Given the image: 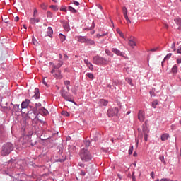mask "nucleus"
I'll list each match as a JSON object with an SVG mask.
<instances>
[{
    "mask_svg": "<svg viewBox=\"0 0 181 181\" xmlns=\"http://www.w3.org/2000/svg\"><path fill=\"white\" fill-rule=\"evenodd\" d=\"M124 15V18L126 19L127 18H128V13H124V14H123Z\"/></svg>",
    "mask_w": 181,
    "mask_h": 181,
    "instance_id": "e2e57ef3",
    "label": "nucleus"
},
{
    "mask_svg": "<svg viewBox=\"0 0 181 181\" xmlns=\"http://www.w3.org/2000/svg\"><path fill=\"white\" fill-rule=\"evenodd\" d=\"M125 19H126L127 23H131V20H129V18L127 17Z\"/></svg>",
    "mask_w": 181,
    "mask_h": 181,
    "instance_id": "13d9d810",
    "label": "nucleus"
},
{
    "mask_svg": "<svg viewBox=\"0 0 181 181\" xmlns=\"http://www.w3.org/2000/svg\"><path fill=\"white\" fill-rule=\"evenodd\" d=\"M158 47L153 48L151 49V52H156V50H158Z\"/></svg>",
    "mask_w": 181,
    "mask_h": 181,
    "instance_id": "4d7b16f0",
    "label": "nucleus"
},
{
    "mask_svg": "<svg viewBox=\"0 0 181 181\" xmlns=\"http://www.w3.org/2000/svg\"><path fill=\"white\" fill-rule=\"evenodd\" d=\"M177 22L180 23V25H181V18H177Z\"/></svg>",
    "mask_w": 181,
    "mask_h": 181,
    "instance_id": "774afa93",
    "label": "nucleus"
},
{
    "mask_svg": "<svg viewBox=\"0 0 181 181\" xmlns=\"http://www.w3.org/2000/svg\"><path fill=\"white\" fill-rule=\"evenodd\" d=\"M177 53L181 54V47L177 49Z\"/></svg>",
    "mask_w": 181,
    "mask_h": 181,
    "instance_id": "052dcab7",
    "label": "nucleus"
},
{
    "mask_svg": "<svg viewBox=\"0 0 181 181\" xmlns=\"http://www.w3.org/2000/svg\"><path fill=\"white\" fill-rule=\"evenodd\" d=\"M132 152H134V146H132L129 148V155H132Z\"/></svg>",
    "mask_w": 181,
    "mask_h": 181,
    "instance_id": "72a5a7b5",
    "label": "nucleus"
},
{
    "mask_svg": "<svg viewBox=\"0 0 181 181\" xmlns=\"http://www.w3.org/2000/svg\"><path fill=\"white\" fill-rule=\"evenodd\" d=\"M126 81H127V83H129V84H131L132 83V79L129 78H126Z\"/></svg>",
    "mask_w": 181,
    "mask_h": 181,
    "instance_id": "a18cd8bd",
    "label": "nucleus"
},
{
    "mask_svg": "<svg viewBox=\"0 0 181 181\" xmlns=\"http://www.w3.org/2000/svg\"><path fill=\"white\" fill-rule=\"evenodd\" d=\"M156 105H158V100H154L151 103V106H152L153 108H156Z\"/></svg>",
    "mask_w": 181,
    "mask_h": 181,
    "instance_id": "bb28decb",
    "label": "nucleus"
},
{
    "mask_svg": "<svg viewBox=\"0 0 181 181\" xmlns=\"http://www.w3.org/2000/svg\"><path fill=\"white\" fill-rule=\"evenodd\" d=\"M12 151H13V145H12L11 143H7L2 147L1 155L2 156H6V155H9Z\"/></svg>",
    "mask_w": 181,
    "mask_h": 181,
    "instance_id": "7ed1b4c3",
    "label": "nucleus"
},
{
    "mask_svg": "<svg viewBox=\"0 0 181 181\" xmlns=\"http://www.w3.org/2000/svg\"><path fill=\"white\" fill-rule=\"evenodd\" d=\"M129 45L131 46V47H134V46H136V42L134 41L133 40H129Z\"/></svg>",
    "mask_w": 181,
    "mask_h": 181,
    "instance_id": "4be33fe9",
    "label": "nucleus"
},
{
    "mask_svg": "<svg viewBox=\"0 0 181 181\" xmlns=\"http://www.w3.org/2000/svg\"><path fill=\"white\" fill-rule=\"evenodd\" d=\"M169 138V134H163L161 135L160 139L163 141H168V139Z\"/></svg>",
    "mask_w": 181,
    "mask_h": 181,
    "instance_id": "aec40b11",
    "label": "nucleus"
},
{
    "mask_svg": "<svg viewBox=\"0 0 181 181\" xmlns=\"http://www.w3.org/2000/svg\"><path fill=\"white\" fill-rule=\"evenodd\" d=\"M76 39L80 43H86L87 40V36H77Z\"/></svg>",
    "mask_w": 181,
    "mask_h": 181,
    "instance_id": "ddd939ff",
    "label": "nucleus"
},
{
    "mask_svg": "<svg viewBox=\"0 0 181 181\" xmlns=\"http://www.w3.org/2000/svg\"><path fill=\"white\" fill-rule=\"evenodd\" d=\"M68 11L72 12V13H77V10H76V8H73L72 6H68Z\"/></svg>",
    "mask_w": 181,
    "mask_h": 181,
    "instance_id": "393cba45",
    "label": "nucleus"
},
{
    "mask_svg": "<svg viewBox=\"0 0 181 181\" xmlns=\"http://www.w3.org/2000/svg\"><path fill=\"white\" fill-rule=\"evenodd\" d=\"M40 97V95L39 93H35L34 95V98H35V100H37Z\"/></svg>",
    "mask_w": 181,
    "mask_h": 181,
    "instance_id": "79ce46f5",
    "label": "nucleus"
},
{
    "mask_svg": "<svg viewBox=\"0 0 181 181\" xmlns=\"http://www.w3.org/2000/svg\"><path fill=\"white\" fill-rule=\"evenodd\" d=\"M78 166H80L81 168H84V164L83 163H79Z\"/></svg>",
    "mask_w": 181,
    "mask_h": 181,
    "instance_id": "bf43d9fd",
    "label": "nucleus"
},
{
    "mask_svg": "<svg viewBox=\"0 0 181 181\" xmlns=\"http://www.w3.org/2000/svg\"><path fill=\"white\" fill-rule=\"evenodd\" d=\"M19 21V17L18 16H16L14 18V22H18Z\"/></svg>",
    "mask_w": 181,
    "mask_h": 181,
    "instance_id": "6e6d98bb",
    "label": "nucleus"
},
{
    "mask_svg": "<svg viewBox=\"0 0 181 181\" xmlns=\"http://www.w3.org/2000/svg\"><path fill=\"white\" fill-rule=\"evenodd\" d=\"M151 176L152 179H155V173L151 172Z\"/></svg>",
    "mask_w": 181,
    "mask_h": 181,
    "instance_id": "8fccbe9b",
    "label": "nucleus"
},
{
    "mask_svg": "<svg viewBox=\"0 0 181 181\" xmlns=\"http://www.w3.org/2000/svg\"><path fill=\"white\" fill-rule=\"evenodd\" d=\"M84 63L85 64H86L87 67H88L89 69L94 70V66L93 65V64H91V62H88V60L85 59Z\"/></svg>",
    "mask_w": 181,
    "mask_h": 181,
    "instance_id": "4468645a",
    "label": "nucleus"
},
{
    "mask_svg": "<svg viewBox=\"0 0 181 181\" xmlns=\"http://www.w3.org/2000/svg\"><path fill=\"white\" fill-rule=\"evenodd\" d=\"M122 12H123V14L128 13V10L127 9V7L124 6L122 8Z\"/></svg>",
    "mask_w": 181,
    "mask_h": 181,
    "instance_id": "ea45409f",
    "label": "nucleus"
},
{
    "mask_svg": "<svg viewBox=\"0 0 181 181\" xmlns=\"http://www.w3.org/2000/svg\"><path fill=\"white\" fill-rule=\"evenodd\" d=\"M173 74H176L177 73V66L174 65L171 69Z\"/></svg>",
    "mask_w": 181,
    "mask_h": 181,
    "instance_id": "5701e85b",
    "label": "nucleus"
},
{
    "mask_svg": "<svg viewBox=\"0 0 181 181\" xmlns=\"http://www.w3.org/2000/svg\"><path fill=\"white\" fill-rule=\"evenodd\" d=\"M59 38L61 42H64V40H66V36L63 34H59Z\"/></svg>",
    "mask_w": 181,
    "mask_h": 181,
    "instance_id": "c85d7f7f",
    "label": "nucleus"
},
{
    "mask_svg": "<svg viewBox=\"0 0 181 181\" xmlns=\"http://www.w3.org/2000/svg\"><path fill=\"white\" fill-rule=\"evenodd\" d=\"M27 116L30 119H35L36 118V113H35V112H33V110H30V111H28Z\"/></svg>",
    "mask_w": 181,
    "mask_h": 181,
    "instance_id": "9b49d317",
    "label": "nucleus"
},
{
    "mask_svg": "<svg viewBox=\"0 0 181 181\" xmlns=\"http://www.w3.org/2000/svg\"><path fill=\"white\" fill-rule=\"evenodd\" d=\"M47 36H49V37H53V28H52V27H48L47 30Z\"/></svg>",
    "mask_w": 181,
    "mask_h": 181,
    "instance_id": "2eb2a0df",
    "label": "nucleus"
},
{
    "mask_svg": "<svg viewBox=\"0 0 181 181\" xmlns=\"http://www.w3.org/2000/svg\"><path fill=\"white\" fill-rule=\"evenodd\" d=\"M112 52L115 53V54H117V56H121L122 57H125V53L120 52L119 49H117V48H112Z\"/></svg>",
    "mask_w": 181,
    "mask_h": 181,
    "instance_id": "6e6552de",
    "label": "nucleus"
},
{
    "mask_svg": "<svg viewBox=\"0 0 181 181\" xmlns=\"http://www.w3.org/2000/svg\"><path fill=\"white\" fill-rule=\"evenodd\" d=\"M64 84L65 86H70V81H64Z\"/></svg>",
    "mask_w": 181,
    "mask_h": 181,
    "instance_id": "c03bdc74",
    "label": "nucleus"
},
{
    "mask_svg": "<svg viewBox=\"0 0 181 181\" xmlns=\"http://www.w3.org/2000/svg\"><path fill=\"white\" fill-rule=\"evenodd\" d=\"M177 63H178V64L181 63V58L177 59Z\"/></svg>",
    "mask_w": 181,
    "mask_h": 181,
    "instance_id": "0e129e2a",
    "label": "nucleus"
},
{
    "mask_svg": "<svg viewBox=\"0 0 181 181\" xmlns=\"http://www.w3.org/2000/svg\"><path fill=\"white\" fill-rule=\"evenodd\" d=\"M40 114H43L44 115H47L49 114V111L46 110L45 107H41L39 109Z\"/></svg>",
    "mask_w": 181,
    "mask_h": 181,
    "instance_id": "f3484780",
    "label": "nucleus"
},
{
    "mask_svg": "<svg viewBox=\"0 0 181 181\" xmlns=\"http://www.w3.org/2000/svg\"><path fill=\"white\" fill-rule=\"evenodd\" d=\"M87 77H88V78H90L91 80H93V78H94V75H93V74L91 73H88L86 74Z\"/></svg>",
    "mask_w": 181,
    "mask_h": 181,
    "instance_id": "c756f323",
    "label": "nucleus"
},
{
    "mask_svg": "<svg viewBox=\"0 0 181 181\" xmlns=\"http://www.w3.org/2000/svg\"><path fill=\"white\" fill-rule=\"evenodd\" d=\"M47 18H52L53 13H52V12H50V11H47Z\"/></svg>",
    "mask_w": 181,
    "mask_h": 181,
    "instance_id": "58836bf2",
    "label": "nucleus"
},
{
    "mask_svg": "<svg viewBox=\"0 0 181 181\" xmlns=\"http://www.w3.org/2000/svg\"><path fill=\"white\" fill-rule=\"evenodd\" d=\"M117 114H118V108L117 107H113L107 110L108 117H114L115 115H117Z\"/></svg>",
    "mask_w": 181,
    "mask_h": 181,
    "instance_id": "423d86ee",
    "label": "nucleus"
},
{
    "mask_svg": "<svg viewBox=\"0 0 181 181\" xmlns=\"http://www.w3.org/2000/svg\"><path fill=\"white\" fill-rule=\"evenodd\" d=\"M171 49H173L174 52H176V44L175 42L172 44Z\"/></svg>",
    "mask_w": 181,
    "mask_h": 181,
    "instance_id": "4c0bfd02",
    "label": "nucleus"
},
{
    "mask_svg": "<svg viewBox=\"0 0 181 181\" xmlns=\"http://www.w3.org/2000/svg\"><path fill=\"white\" fill-rule=\"evenodd\" d=\"M4 22H5V23H8V22H9V21H8V18H4Z\"/></svg>",
    "mask_w": 181,
    "mask_h": 181,
    "instance_id": "338daca9",
    "label": "nucleus"
},
{
    "mask_svg": "<svg viewBox=\"0 0 181 181\" xmlns=\"http://www.w3.org/2000/svg\"><path fill=\"white\" fill-rule=\"evenodd\" d=\"M52 74H53L54 73H55L53 76L57 78V80H62V78H63V75H62V71L60 70H57L56 71V69H53L51 71Z\"/></svg>",
    "mask_w": 181,
    "mask_h": 181,
    "instance_id": "39448f33",
    "label": "nucleus"
},
{
    "mask_svg": "<svg viewBox=\"0 0 181 181\" xmlns=\"http://www.w3.org/2000/svg\"><path fill=\"white\" fill-rule=\"evenodd\" d=\"M63 26H64V29L66 32H69L70 31V25L68 24V23H64Z\"/></svg>",
    "mask_w": 181,
    "mask_h": 181,
    "instance_id": "412c9836",
    "label": "nucleus"
},
{
    "mask_svg": "<svg viewBox=\"0 0 181 181\" xmlns=\"http://www.w3.org/2000/svg\"><path fill=\"white\" fill-rule=\"evenodd\" d=\"M33 43L35 46H37L38 45L37 40L35 37H33Z\"/></svg>",
    "mask_w": 181,
    "mask_h": 181,
    "instance_id": "e433bc0d",
    "label": "nucleus"
},
{
    "mask_svg": "<svg viewBox=\"0 0 181 181\" xmlns=\"http://www.w3.org/2000/svg\"><path fill=\"white\" fill-rule=\"evenodd\" d=\"M64 60H69V56H67L66 54H64Z\"/></svg>",
    "mask_w": 181,
    "mask_h": 181,
    "instance_id": "603ef678",
    "label": "nucleus"
},
{
    "mask_svg": "<svg viewBox=\"0 0 181 181\" xmlns=\"http://www.w3.org/2000/svg\"><path fill=\"white\" fill-rule=\"evenodd\" d=\"M13 105L12 112H21L22 111V107L19 105H13V103H11Z\"/></svg>",
    "mask_w": 181,
    "mask_h": 181,
    "instance_id": "9d476101",
    "label": "nucleus"
},
{
    "mask_svg": "<svg viewBox=\"0 0 181 181\" xmlns=\"http://www.w3.org/2000/svg\"><path fill=\"white\" fill-rule=\"evenodd\" d=\"M60 94L63 98L66 100V101H69L70 103H74L76 104L74 100L71 99V94L69 93V91L66 90L64 88H62L60 90Z\"/></svg>",
    "mask_w": 181,
    "mask_h": 181,
    "instance_id": "20e7f679",
    "label": "nucleus"
},
{
    "mask_svg": "<svg viewBox=\"0 0 181 181\" xmlns=\"http://www.w3.org/2000/svg\"><path fill=\"white\" fill-rule=\"evenodd\" d=\"M160 181H172V180L168 179V178H163Z\"/></svg>",
    "mask_w": 181,
    "mask_h": 181,
    "instance_id": "09e8293b",
    "label": "nucleus"
},
{
    "mask_svg": "<svg viewBox=\"0 0 181 181\" xmlns=\"http://www.w3.org/2000/svg\"><path fill=\"white\" fill-rule=\"evenodd\" d=\"M29 104H30V100L25 99V100L23 101L21 103V110H25V108H28Z\"/></svg>",
    "mask_w": 181,
    "mask_h": 181,
    "instance_id": "1a4fd4ad",
    "label": "nucleus"
},
{
    "mask_svg": "<svg viewBox=\"0 0 181 181\" xmlns=\"http://www.w3.org/2000/svg\"><path fill=\"white\" fill-rule=\"evenodd\" d=\"M105 53H106V54H108V56H110V54H111V52L108 49L105 50Z\"/></svg>",
    "mask_w": 181,
    "mask_h": 181,
    "instance_id": "3c124183",
    "label": "nucleus"
},
{
    "mask_svg": "<svg viewBox=\"0 0 181 181\" xmlns=\"http://www.w3.org/2000/svg\"><path fill=\"white\" fill-rule=\"evenodd\" d=\"M96 6H97L98 8H99V9H101V11H103V6H101V4H96Z\"/></svg>",
    "mask_w": 181,
    "mask_h": 181,
    "instance_id": "49530a36",
    "label": "nucleus"
},
{
    "mask_svg": "<svg viewBox=\"0 0 181 181\" xmlns=\"http://www.w3.org/2000/svg\"><path fill=\"white\" fill-rule=\"evenodd\" d=\"M79 155L83 162H90V160H91V159L93 158V156H91L90 151H88V150L86 148H82L80 151Z\"/></svg>",
    "mask_w": 181,
    "mask_h": 181,
    "instance_id": "f03ea898",
    "label": "nucleus"
},
{
    "mask_svg": "<svg viewBox=\"0 0 181 181\" xmlns=\"http://www.w3.org/2000/svg\"><path fill=\"white\" fill-rule=\"evenodd\" d=\"M71 4H73L76 6H78L80 5V3L78 1H71Z\"/></svg>",
    "mask_w": 181,
    "mask_h": 181,
    "instance_id": "c9c22d12",
    "label": "nucleus"
},
{
    "mask_svg": "<svg viewBox=\"0 0 181 181\" xmlns=\"http://www.w3.org/2000/svg\"><path fill=\"white\" fill-rule=\"evenodd\" d=\"M0 105L1 107H2V108H4V110H7L8 111H11V107H8V105H9V103L8 102H6V103H4V102H1L0 103Z\"/></svg>",
    "mask_w": 181,
    "mask_h": 181,
    "instance_id": "f8f14e48",
    "label": "nucleus"
},
{
    "mask_svg": "<svg viewBox=\"0 0 181 181\" xmlns=\"http://www.w3.org/2000/svg\"><path fill=\"white\" fill-rule=\"evenodd\" d=\"M63 66V62L60 61L57 65H54V69H60Z\"/></svg>",
    "mask_w": 181,
    "mask_h": 181,
    "instance_id": "a878e982",
    "label": "nucleus"
},
{
    "mask_svg": "<svg viewBox=\"0 0 181 181\" xmlns=\"http://www.w3.org/2000/svg\"><path fill=\"white\" fill-rule=\"evenodd\" d=\"M45 79H46V78H43L42 83H43V84H45V86H47V83L46 82Z\"/></svg>",
    "mask_w": 181,
    "mask_h": 181,
    "instance_id": "864d4df0",
    "label": "nucleus"
},
{
    "mask_svg": "<svg viewBox=\"0 0 181 181\" xmlns=\"http://www.w3.org/2000/svg\"><path fill=\"white\" fill-rule=\"evenodd\" d=\"M117 33H119V35H120L122 32H121V30H119V28H117L116 30Z\"/></svg>",
    "mask_w": 181,
    "mask_h": 181,
    "instance_id": "680f3d73",
    "label": "nucleus"
},
{
    "mask_svg": "<svg viewBox=\"0 0 181 181\" xmlns=\"http://www.w3.org/2000/svg\"><path fill=\"white\" fill-rule=\"evenodd\" d=\"M47 7V6L46 4H42L41 5L42 9H46Z\"/></svg>",
    "mask_w": 181,
    "mask_h": 181,
    "instance_id": "de8ad7c7",
    "label": "nucleus"
},
{
    "mask_svg": "<svg viewBox=\"0 0 181 181\" xmlns=\"http://www.w3.org/2000/svg\"><path fill=\"white\" fill-rule=\"evenodd\" d=\"M148 134L146 133H144V141L146 142L148 141Z\"/></svg>",
    "mask_w": 181,
    "mask_h": 181,
    "instance_id": "37998d69",
    "label": "nucleus"
},
{
    "mask_svg": "<svg viewBox=\"0 0 181 181\" xmlns=\"http://www.w3.org/2000/svg\"><path fill=\"white\" fill-rule=\"evenodd\" d=\"M170 57H172V53L168 54L165 57L164 60H169V59H170Z\"/></svg>",
    "mask_w": 181,
    "mask_h": 181,
    "instance_id": "7c9ffc66",
    "label": "nucleus"
},
{
    "mask_svg": "<svg viewBox=\"0 0 181 181\" xmlns=\"http://www.w3.org/2000/svg\"><path fill=\"white\" fill-rule=\"evenodd\" d=\"M88 46H93V45H95V41L94 40L86 38V42Z\"/></svg>",
    "mask_w": 181,
    "mask_h": 181,
    "instance_id": "dca6fc26",
    "label": "nucleus"
},
{
    "mask_svg": "<svg viewBox=\"0 0 181 181\" xmlns=\"http://www.w3.org/2000/svg\"><path fill=\"white\" fill-rule=\"evenodd\" d=\"M150 95H151V97H155V88L150 90Z\"/></svg>",
    "mask_w": 181,
    "mask_h": 181,
    "instance_id": "f704fd0d",
    "label": "nucleus"
},
{
    "mask_svg": "<svg viewBox=\"0 0 181 181\" xmlns=\"http://www.w3.org/2000/svg\"><path fill=\"white\" fill-rule=\"evenodd\" d=\"M62 115H63L64 117H70V113H69L67 111L64 110L62 112Z\"/></svg>",
    "mask_w": 181,
    "mask_h": 181,
    "instance_id": "cd10ccee",
    "label": "nucleus"
},
{
    "mask_svg": "<svg viewBox=\"0 0 181 181\" xmlns=\"http://www.w3.org/2000/svg\"><path fill=\"white\" fill-rule=\"evenodd\" d=\"M40 21L39 18H36V17H34L33 18H30V22L32 23V25H36V23H38Z\"/></svg>",
    "mask_w": 181,
    "mask_h": 181,
    "instance_id": "6ab92c4d",
    "label": "nucleus"
},
{
    "mask_svg": "<svg viewBox=\"0 0 181 181\" xmlns=\"http://www.w3.org/2000/svg\"><path fill=\"white\" fill-rule=\"evenodd\" d=\"M93 63L98 66H107L111 63V59H105L98 55L93 57Z\"/></svg>",
    "mask_w": 181,
    "mask_h": 181,
    "instance_id": "f257e3e1",
    "label": "nucleus"
},
{
    "mask_svg": "<svg viewBox=\"0 0 181 181\" xmlns=\"http://www.w3.org/2000/svg\"><path fill=\"white\" fill-rule=\"evenodd\" d=\"M96 37H98V38L103 37V35H101L100 34H97Z\"/></svg>",
    "mask_w": 181,
    "mask_h": 181,
    "instance_id": "69168bd1",
    "label": "nucleus"
},
{
    "mask_svg": "<svg viewBox=\"0 0 181 181\" xmlns=\"http://www.w3.org/2000/svg\"><path fill=\"white\" fill-rule=\"evenodd\" d=\"M39 107H42V104H40V103H36V104H35V107L36 111H37V110H38V111H39V110H40V108H39Z\"/></svg>",
    "mask_w": 181,
    "mask_h": 181,
    "instance_id": "2f4dec72",
    "label": "nucleus"
},
{
    "mask_svg": "<svg viewBox=\"0 0 181 181\" xmlns=\"http://www.w3.org/2000/svg\"><path fill=\"white\" fill-rule=\"evenodd\" d=\"M50 8H51V9H53L54 11H57V9H59L58 8H57V6H50Z\"/></svg>",
    "mask_w": 181,
    "mask_h": 181,
    "instance_id": "a19ab883",
    "label": "nucleus"
},
{
    "mask_svg": "<svg viewBox=\"0 0 181 181\" xmlns=\"http://www.w3.org/2000/svg\"><path fill=\"white\" fill-rule=\"evenodd\" d=\"M160 160L163 163L164 165H166V161H165V157L163 156L159 157Z\"/></svg>",
    "mask_w": 181,
    "mask_h": 181,
    "instance_id": "473e14b6",
    "label": "nucleus"
},
{
    "mask_svg": "<svg viewBox=\"0 0 181 181\" xmlns=\"http://www.w3.org/2000/svg\"><path fill=\"white\" fill-rule=\"evenodd\" d=\"M36 13H37V9H35V10H34V14H33V17H34V18H36Z\"/></svg>",
    "mask_w": 181,
    "mask_h": 181,
    "instance_id": "5fc2aeb1",
    "label": "nucleus"
},
{
    "mask_svg": "<svg viewBox=\"0 0 181 181\" xmlns=\"http://www.w3.org/2000/svg\"><path fill=\"white\" fill-rule=\"evenodd\" d=\"M100 105H103L104 107H107L108 105V101L105 99H100L99 100Z\"/></svg>",
    "mask_w": 181,
    "mask_h": 181,
    "instance_id": "a211bd4d",
    "label": "nucleus"
},
{
    "mask_svg": "<svg viewBox=\"0 0 181 181\" xmlns=\"http://www.w3.org/2000/svg\"><path fill=\"white\" fill-rule=\"evenodd\" d=\"M138 119L140 122H144V121H145V112H144V110H141L139 111Z\"/></svg>",
    "mask_w": 181,
    "mask_h": 181,
    "instance_id": "0eeeda50",
    "label": "nucleus"
},
{
    "mask_svg": "<svg viewBox=\"0 0 181 181\" xmlns=\"http://www.w3.org/2000/svg\"><path fill=\"white\" fill-rule=\"evenodd\" d=\"M84 145H85V148H83V149H88V148L90 147V141L89 140H86L84 141Z\"/></svg>",
    "mask_w": 181,
    "mask_h": 181,
    "instance_id": "b1692460",
    "label": "nucleus"
}]
</instances>
